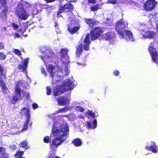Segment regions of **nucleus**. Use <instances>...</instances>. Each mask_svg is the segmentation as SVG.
Here are the masks:
<instances>
[{
  "label": "nucleus",
  "mask_w": 158,
  "mask_h": 158,
  "mask_svg": "<svg viewBox=\"0 0 158 158\" xmlns=\"http://www.w3.org/2000/svg\"><path fill=\"white\" fill-rule=\"evenodd\" d=\"M6 148H4V147H0V153H1L2 152H3V153H4L6 151ZM7 154L6 153H3L2 154V156H3V155H7Z\"/></svg>",
  "instance_id": "e433bc0d"
},
{
  "label": "nucleus",
  "mask_w": 158,
  "mask_h": 158,
  "mask_svg": "<svg viewBox=\"0 0 158 158\" xmlns=\"http://www.w3.org/2000/svg\"><path fill=\"white\" fill-rule=\"evenodd\" d=\"M41 70L42 73L44 74L45 77H46L47 76V74L44 68L43 67H41Z\"/></svg>",
  "instance_id": "ea45409f"
},
{
  "label": "nucleus",
  "mask_w": 158,
  "mask_h": 158,
  "mask_svg": "<svg viewBox=\"0 0 158 158\" xmlns=\"http://www.w3.org/2000/svg\"><path fill=\"white\" fill-rule=\"evenodd\" d=\"M5 71L3 67L0 65V78H5Z\"/></svg>",
  "instance_id": "bb28decb"
},
{
  "label": "nucleus",
  "mask_w": 158,
  "mask_h": 158,
  "mask_svg": "<svg viewBox=\"0 0 158 158\" xmlns=\"http://www.w3.org/2000/svg\"><path fill=\"white\" fill-rule=\"evenodd\" d=\"M103 37L106 40H113L115 38V35L114 32H111L105 34Z\"/></svg>",
  "instance_id": "aec40b11"
},
{
  "label": "nucleus",
  "mask_w": 158,
  "mask_h": 158,
  "mask_svg": "<svg viewBox=\"0 0 158 158\" xmlns=\"http://www.w3.org/2000/svg\"><path fill=\"white\" fill-rule=\"evenodd\" d=\"M43 53L44 54V56H40V57L41 59L43 60L45 64L46 63V61L47 62L51 61L55 55L54 53L52 51L49 50H47Z\"/></svg>",
  "instance_id": "1a4fd4ad"
},
{
  "label": "nucleus",
  "mask_w": 158,
  "mask_h": 158,
  "mask_svg": "<svg viewBox=\"0 0 158 158\" xmlns=\"http://www.w3.org/2000/svg\"><path fill=\"white\" fill-rule=\"evenodd\" d=\"M23 151H18L15 154L14 156L16 158L19 156H22L23 155Z\"/></svg>",
  "instance_id": "7c9ffc66"
},
{
  "label": "nucleus",
  "mask_w": 158,
  "mask_h": 158,
  "mask_svg": "<svg viewBox=\"0 0 158 158\" xmlns=\"http://www.w3.org/2000/svg\"><path fill=\"white\" fill-rule=\"evenodd\" d=\"M4 45L3 43H0V49H4Z\"/></svg>",
  "instance_id": "de8ad7c7"
},
{
  "label": "nucleus",
  "mask_w": 158,
  "mask_h": 158,
  "mask_svg": "<svg viewBox=\"0 0 158 158\" xmlns=\"http://www.w3.org/2000/svg\"><path fill=\"white\" fill-rule=\"evenodd\" d=\"M157 4V2L154 0H148L144 5V8L146 10H152L154 9Z\"/></svg>",
  "instance_id": "9b49d317"
},
{
  "label": "nucleus",
  "mask_w": 158,
  "mask_h": 158,
  "mask_svg": "<svg viewBox=\"0 0 158 158\" xmlns=\"http://www.w3.org/2000/svg\"><path fill=\"white\" fill-rule=\"evenodd\" d=\"M69 109H59L57 113L65 112L67 111Z\"/></svg>",
  "instance_id": "c03bdc74"
},
{
  "label": "nucleus",
  "mask_w": 158,
  "mask_h": 158,
  "mask_svg": "<svg viewBox=\"0 0 158 158\" xmlns=\"http://www.w3.org/2000/svg\"><path fill=\"white\" fill-rule=\"evenodd\" d=\"M53 156L52 154H51L48 158H53Z\"/></svg>",
  "instance_id": "5fc2aeb1"
},
{
  "label": "nucleus",
  "mask_w": 158,
  "mask_h": 158,
  "mask_svg": "<svg viewBox=\"0 0 158 158\" xmlns=\"http://www.w3.org/2000/svg\"><path fill=\"white\" fill-rule=\"evenodd\" d=\"M85 22L87 24L91 27H92L95 23V20L93 19H86Z\"/></svg>",
  "instance_id": "393cba45"
},
{
  "label": "nucleus",
  "mask_w": 158,
  "mask_h": 158,
  "mask_svg": "<svg viewBox=\"0 0 158 158\" xmlns=\"http://www.w3.org/2000/svg\"><path fill=\"white\" fill-rule=\"evenodd\" d=\"M140 34L142 35L143 38L152 39L154 37L155 33L152 31H148L145 29L140 30Z\"/></svg>",
  "instance_id": "f8f14e48"
},
{
  "label": "nucleus",
  "mask_w": 158,
  "mask_h": 158,
  "mask_svg": "<svg viewBox=\"0 0 158 158\" xmlns=\"http://www.w3.org/2000/svg\"><path fill=\"white\" fill-rule=\"evenodd\" d=\"M157 146L155 143L149 146H146L145 147L146 149L148 151H152L153 153H156L157 151Z\"/></svg>",
  "instance_id": "4be33fe9"
},
{
  "label": "nucleus",
  "mask_w": 158,
  "mask_h": 158,
  "mask_svg": "<svg viewBox=\"0 0 158 158\" xmlns=\"http://www.w3.org/2000/svg\"><path fill=\"white\" fill-rule=\"evenodd\" d=\"M13 28L15 30H16L17 31H19V26L17 24L15 23H13L12 24Z\"/></svg>",
  "instance_id": "4c0bfd02"
},
{
  "label": "nucleus",
  "mask_w": 158,
  "mask_h": 158,
  "mask_svg": "<svg viewBox=\"0 0 158 158\" xmlns=\"http://www.w3.org/2000/svg\"><path fill=\"white\" fill-rule=\"evenodd\" d=\"M83 46L82 45H80L77 49L76 55L77 57H79L81 55L83 51Z\"/></svg>",
  "instance_id": "cd10ccee"
},
{
  "label": "nucleus",
  "mask_w": 158,
  "mask_h": 158,
  "mask_svg": "<svg viewBox=\"0 0 158 158\" xmlns=\"http://www.w3.org/2000/svg\"><path fill=\"white\" fill-rule=\"evenodd\" d=\"M23 83V81H22L17 82L16 83V86L15 89V95L14 96L13 98V100L15 102L17 101L18 100L21 99L23 96L25 98H27L29 96V94L28 93L24 92L21 90V88L22 85Z\"/></svg>",
  "instance_id": "20e7f679"
},
{
  "label": "nucleus",
  "mask_w": 158,
  "mask_h": 158,
  "mask_svg": "<svg viewBox=\"0 0 158 158\" xmlns=\"http://www.w3.org/2000/svg\"><path fill=\"white\" fill-rule=\"evenodd\" d=\"M28 142L26 140H24L20 143L21 147L23 148H24L25 149H27L29 147L27 145Z\"/></svg>",
  "instance_id": "c85d7f7f"
},
{
  "label": "nucleus",
  "mask_w": 158,
  "mask_h": 158,
  "mask_svg": "<svg viewBox=\"0 0 158 158\" xmlns=\"http://www.w3.org/2000/svg\"><path fill=\"white\" fill-rule=\"evenodd\" d=\"M26 77H27V78L28 79H29V77L27 75V73H26Z\"/></svg>",
  "instance_id": "bf43d9fd"
},
{
  "label": "nucleus",
  "mask_w": 158,
  "mask_h": 158,
  "mask_svg": "<svg viewBox=\"0 0 158 158\" xmlns=\"http://www.w3.org/2000/svg\"><path fill=\"white\" fill-rule=\"evenodd\" d=\"M124 38H121V39H125L127 41L133 42L134 40L132 33L130 31L127 30L125 31L124 33Z\"/></svg>",
  "instance_id": "ddd939ff"
},
{
  "label": "nucleus",
  "mask_w": 158,
  "mask_h": 158,
  "mask_svg": "<svg viewBox=\"0 0 158 158\" xmlns=\"http://www.w3.org/2000/svg\"><path fill=\"white\" fill-rule=\"evenodd\" d=\"M47 94L48 95L51 94V90L50 88L48 86L46 87Z\"/></svg>",
  "instance_id": "79ce46f5"
},
{
  "label": "nucleus",
  "mask_w": 158,
  "mask_h": 158,
  "mask_svg": "<svg viewBox=\"0 0 158 158\" xmlns=\"http://www.w3.org/2000/svg\"><path fill=\"white\" fill-rule=\"evenodd\" d=\"M28 125V124L26 125L25 124V122L24 123V125H23L24 126V127H25L26 128H27V125Z\"/></svg>",
  "instance_id": "864d4df0"
},
{
  "label": "nucleus",
  "mask_w": 158,
  "mask_h": 158,
  "mask_svg": "<svg viewBox=\"0 0 158 158\" xmlns=\"http://www.w3.org/2000/svg\"><path fill=\"white\" fill-rule=\"evenodd\" d=\"M105 23L106 24L110 25L112 23V20L111 19H107Z\"/></svg>",
  "instance_id": "a19ab883"
},
{
  "label": "nucleus",
  "mask_w": 158,
  "mask_h": 158,
  "mask_svg": "<svg viewBox=\"0 0 158 158\" xmlns=\"http://www.w3.org/2000/svg\"><path fill=\"white\" fill-rule=\"evenodd\" d=\"M7 10H8V8L7 7H5V9L4 10L3 12H4L5 14H6V12H7Z\"/></svg>",
  "instance_id": "3c124183"
},
{
  "label": "nucleus",
  "mask_w": 158,
  "mask_h": 158,
  "mask_svg": "<svg viewBox=\"0 0 158 158\" xmlns=\"http://www.w3.org/2000/svg\"><path fill=\"white\" fill-rule=\"evenodd\" d=\"M155 15H153V17H155Z\"/></svg>",
  "instance_id": "69168bd1"
},
{
  "label": "nucleus",
  "mask_w": 158,
  "mask_h": 158,
  "mask_svg": "<svg viewBox=\"0 0 158 158\" xmlns=\"http://www.w3.org/2000/svg\"><path fill=\"white\" fill-rule=\"evenodd\" d=\"M81 116V118H84L83 116Z\"/></svg>",
  "instance_id": "680f3d73"
},
{
  "label": "nucleus",
  "mask_w": 158,
  "mask_h": 158,
  "mask_svg": "<svg viewBox=\"0 0 158 158\" xmlns=\"http://www.w3.org/2000/svg\"><path fill=\"white\" fill-rule=\"evenodd\" d=\"M86 116L89 117H94L95 116V114L92 111L88 110L85 113Z\"/></svg>",
  "instance_id": "c756f323"
},
{
  "label": "nucleus",
  "mask_w": 158,
  "mask_h": 158,
  "mask_svg": "<svg viewBox=\"0 0 158 158\" xmlns=\"http://www.w3.org/2000/svg\"><path fill=\"white\" fill-rule=\"evenodd\" d=\"M22 109H27V108H23Z\"/></svg>",
  "instance_id": "0e129e2a"
},
{
  "label": "nucleus",
  "mask_w": 158,
  "mask_h": 158,
  "mask_svg": "<svg viewBox=\"0 0 158 158\" xmlns=\"http://www.w3.org/2000/svg\"><path fill=\"white\" fill-rule=\"evenodd\" d=\"M43 141L45 143H50L51 141V140L50 139L49 136H45L44 137Z\"/></svg>",
  "instance_id": "72a5a7b5"
},
{
  "label": "nucleus",
  "mask_w": 158,
  "mask_h": 158,
  "mask_svg": "<svg viewBox=\"0 0 158 158\" xmlns=\"http://www.w3.org/2000/svg\"><path fill=\"white\" fill-rule=\"evenodd\" d=\"M98 4L95 5L94 6L91 7V10L93 11L97 10L100 8Z\"/></svg>",
  "instance_id": "c9c22d12"
},
{
  "label": "nucleus",
  "mask_w": 158,
  "mask_h": 158,
  "mask_svg": "<svg viewBox=\"0 0 158 158\" xmlns=\"http://www.w3.org/2000/svg\"><path fill=\"white\" fill-rule=\"evenodd\" d=\"M97 0H88V3L94 4L96 3Z\"/></svg>",
  "instance_id": "37998d69"
},
{
  "label": "nucleus",
  "mask_w": 158,
  "mask_h": 158,
  "mask_svg": "<svg viewBox=\"0 0 158 158\" xmlns=\"http://www.w3.org/2000/svg\"><path fill=\"white\" fill-rule=\"evenodd\" d=\"M70 14L71 15H72V12H70Z\"/></svg>",
  "instance_id": "e2e57ef3"
},
{
  "label": "nucleus",
  "mask_w": 158,
  "mask_h": 158,
  "mask_svg": "<svg viewBox=\"0 0 158 158\" xmlns=\"http://www.w3.org/2000/svg\"><path fill=\"white\" fill-rule=\"evenodd\" d=\"M73 7L72 4L70 3H68L65 4L60 9L58 12L59 15L60 13L62 12H68L73 9Z\"/></svg>",
  "instance_id": "2eb2a0df"
},
{
  "label": "nucleus",
  "mask_w": 158,
  "mask_h": 158,
  "mask_svg": "<svg viewBox=\"0 0 158 158\" xmlns=\"http://www.w3.org/2000/svg\"><path fill=\"white\" fill-rule=\"evenodd\" d=\"M23 8H24L27 11H30V12H32L34 14L33 11L36 10V8L35 7L34 5H32L30 4L29 3L26 2H23Z\"/></svg>",
  "instance_id": "4468645a"
},
{
  "label": "nucleus",
  "mask_w": 158,
  "mask_h": 158,
  "mask_svg": "<svg viewBox=\"0 0 158 158\" xmlns=\"http://www.w3.org/2000/svg\"><path fill=\"white\" fill-rule=\"evenodd\" d=\"M6 57L5 54H3L2 53H0V60H5Z\"/></svg>",
  "instance_id": "58836bf2"
},
{
  "label": "nucleus",
  "mask_w": 158,
  "mask_h": 158,
  "mask_svg": "<svg viewBox=\"0 0 158 158\" xmlns=\"http://www.w3.org/2000/svg\"><path fill=\"white\" fill-rule=\"evenodd\" d=\"M148 50L153 61L158 65V54L152 43L151 44Z\"/></svg>",
  "instance_id": "9d476101"
},
{
  "label": "nucleus",
  "mask_w": 158,
  "mask_h": 158,
  "mask_svg": "<svg viewBox=\"0 0 158 158\" xmlns=\"http://www.w3.org/2000/svg\"><path fill=\"white\" fill-rule=\"evenodd\" d=\"M118 2V4L124 3L126 4H129L134 6L136 5V3L131 0H119Z\"/></svg>",
  "instance_id": "5701e85b"
},
{
  "label": "nucleus",
  "mask_w": 158,
  "mask_h": 158,
  "mask_svg": "<svg viewBox=\"0 0 158 158\" xmlns=\"http://www.w3.org/2000/svg\"><path fill=\"white\" fill-rule=\"evenodd\" d=\"M76 82L73 79H67L65 80L62 85L56 86L54 89V95H59L66 91L72 90L76 85Z\"/></svg>",
  "instance_id": "7ed1b4c3"
},
{
  "label": "nucleus",
  "mask_w": 158,
  "mask_h": 158,
  "mask_svg": "<svg viewBox=\"0 0 158 158\" xmlns=\"http://www.w3.org/2000/svg\"><path fill=\"white\" fill-rule=\"evenodd\" d=\"M72 143L75 146L78 147L81 144L82 142L79 139L76 138L73 140Z\"/></svg>",
  "instance_id": "b1692460"
},
{
  "label": "nucleus",
  "mask_w": 158,
  "mask_h": 158,
  "mask_svg": "<svg viewBox=\"0 0 158 158\" xmlns=\"http://www.w3.org/2000/svg\"><path fill=\"white\" fill-rule=\"evenodd\" d=\"M12 103H14V102H12Z\"/></svg>",
  "instance_id": "338daca9"
},
{
  "label": "nucleus",
  "mask_w": 158,
  "mask_h": 158,
  "mask_svg": "<svg viewBox=\"0 0 158 158\" xmlns=\"http://www.w3.org/2000/svg\"><path fill=\"white\" fill-rule=\"evenodd\" d=\"M13 35H14V36L15 39L16 38H19L20 37V35L17 33H15V34H14Z\"/></svg>",
  "instance_id": "09e8293b"
},
{
  "label": "nucleus",
  "mask_w": 158,
  "mask_h": 158,
  "mask_svg": "<svg viewBox=\"0 0 158 158\" xmlns=\"http://www.w3.org/2000/svg\"><path fill=\"white\" fill-rule=\"evenodd\" d=\"M70 99L67 97H60L58 100V104L59 105L64 106L68 104Z\"/></svg>",
  "instance_id": "a211bd4d"
},
{
  "label": "nucleus",
  "mask_w": 158,
  "mask_h": 158,
  "mask_svg": "<svg viewBox=\"0 0 158 158\" xmlns=\"http://www.w3.org/2000/svg\"><path fill=\"white\" fill-rule=\"evenodd\" d=\"M0 2L2 6H4L6 0H0Z\"/></svg>",
  "instance_id": "8fccbe9b"
},
{
  "label": "nucleus",
  "mask_w": 158,
  "mask_h": 158,
  "mask_svg": "<svg viewBox=\"0 0 158 158\" xmlns=\"http://www.w3.org/2000/svg\"><path fill=\"white\" fill-rule=\"evenodd\" d=\"M32 106L33 109H36L39 107L35 103H33L32 105Z\"/></svg>",
  "instance_id": "a18cd8bd"
},
{
  "label": "nucleus",
  "mask_w": 158,
  "mask_h": 158,
  "mask_svg": "<svg viewBox=\"0 0 158 158\" xmlns=\"http://www.w3.org/2000/svg\"><path fill=\"white\" fill-rule=\"evenodd\" d=\"M0 85L3 92L4 93H6V91L7 90V88L6 86V85L5 82L2 80H0Z\"/></svg>",
  "instance_id": "a878e982"
},
{
  "label": "nucleus",
  "mask_w": 158,
  "mask_h": 158,
  "mask_svg": "<svg viewBox=\"0 0 158 158\" xmlns=\"http://www.w3.org/2000/svg\"><path fill=\"white\" fill-rule=\"evenodd\" d=\"M113 73L114 75L116 76H118L119 74V72L117 70H114L113 72Z\"/></svg>",
  "instance_id": "49530a36"
},
{
  "label": "nucleus",
  "mask_w": 158,
  "mask_h": 158,
  "mask_svg": "<svg viewBox=\"0 0 158 158\" xmlns=\"http://www.w3.org/2000/svg\"><path fill=\"white\" fill-rule=\"evenodd\" d=\"M72 107L73 108H75V109H83L82 107L78 105V104L76 102H74L72 104Z\"/></svg>",
  "instance_id": "473e14b6"
},
{
  "label": "nucleus",
  "mask_w": 158,
  "mask_h": 158,
  "mask_svg": "<svg viewBox=\"0 0 158 158\" xmlns=\"http://www.w3.org/2000/svg\"><path fill=\"white\" fill-rule=\"evenodd\" d=\"M21 113L23 114L26 117L25 123L26 125L28 124L30 119L29 109H21Z\"/></svg>",
  "instance_id": "6ab92c4d"
},
{
  "label": "nucleus",
  "mask_w": 158,
  "mask_h": 158,
  "mask_svg": "<svg viewBox=\"0 0 158 158\" xmlns=\"http://www.w3.org/2000/svg\"><path fill=\"white\" fill-rule=\"evenodd\" d=\"M90 35L88 34L86 35L84 41V48L85 51H88L89 48V46L90 44Z\"/></svg>",
  "instance_id": "dca6fc26"
},
{
  "label": "nucleus",
  "mask_w": 158,
  "mask_h": 158,
  "mask_svg": "<svg viewBox=\"0 0 158 158\" xmlns=\"http://www.w3.org/2000/svg\"><path fill=\"white\" fill-rule=\"evenodd\" d=\"M71 2H75L76 0H68Z\"/></svg>",
  "instance_id": "4d7b16f0"
},
{
  "label": "nucleus",
  "mask_w": 158,
  "mask_h": 158,
  "mask_svg": "<svg viewBox=\"0 0 158 158\" xmlns=\"http://www.w3.org/2000/svg\"><path fill=\"white\" fill-rule=\"evenodd\" d=\"M69 19V23L68 24V30L71 33H75L80 28V26L77 21L73 19L74 16L72 15Z\"/></svg>",
  "instance_id": "423d86ee"
},
{
  "label": "nucleus",
  "mask_w": 158,
  "mask_h": 158,
  "mask_svg": "<svg viewBox=\"0 0 158 158\" xmlns=\"http://www.w3.org/2000/svg\"><path fill=\"white\" fill-rule=\"evenodd\" d=\"M85 109H79L78 111H80V112H82L84 111Z\"/></svg>",
  "instance_id": "6e6d98bb"
},
{
  "label": "nucleus",
  "mask_w": 158,
  "mask_h": 158,
  "mask_svg": "<svg viewBox=\"0 0 158 158\" xmlns=\"http://www.w3.org/2000/svg\"><path fill=\"white\" fill-rule=\"evenodd\" d=\"M16 14L19 18L23 20H26L30 15V11H26L21 6H18L16 10Z\"/></svg>",
  "instance_id": "0eeeda50"
},
{
  "label": "nucleus",
  "mask_w": 158,
  "mask_h": 158,
  "mask_svg": "<svg viewBox=\"0 0 158 158\" xmlns=\"http://www.w3.org/2000/svg\"><path fill=\"white\" fill-rule=\"evenodd\" d=\"M52 133L54 136H58L54 138L50 144L51 149L55 151L57 148L66 139L68 135L69 127L65 125H62L60 129H57L55 125H53L52 128Z\"/></svg>",
  "instance_id": "f03ea898"
},
{
  "label": "nucleus",
  "mask_w": 158,
  "mask_h": 158,
  "mask_svg": "<svg viewBox=\"0 0 158 158\" xmlns=\"http://www.w3.org/2000/svg\"><path fill=\"white\" fill-rule=\"evenodd\" d=\"M128 23L122 20L118 21L116 25V30L119 35L120 38H124V33L125 31V27L127 26Z\"/></svg>",
  "instance_id": "39448f33"
},
{
  "label": "nucleus",
  "mask_w": 158,
  "mask_h": 158,
  "mask_svg": "<svg viewBox=\"0 0 158 158\" xmlns=\"http://www.w3.org/2000/svg\"><path fill=\"white\" fill-rule=\"evenodd\" d=\"M16 158H26L25 157H22V156H19V157H18Z\"/></svg>",
  "instance_id": "13d9d810"
},
{
  "label": "nucleus",
  "mask_w": 158,
  "mask_h": 158,
  "mask_svg": "<svg viewBox=\"0 0 158 158\" xmlns=\"http://www.w3.org/2000/svg\"><path fill=\"white\" fill-rule=\"evenodd\" d=\"M88 128L89 129H93L96 128L97 127V121L96 119L94 120L93 122V125L91 121L86 122Z\"/></svg>",
  "instance_id": "412c9836"
},
{
  "label": "nucleus",
  "mask_w": 158,
  "mask_h": 158,
  "mask_svg": "<svg viewBox=\"0 0 158 158\" xmlns=\"http://www.w3.org/2000/svg\"><path fill=\"white\" fill-rule=\"evenodd\" d=\"M68 49H61V59L63 64L60 67H56L52 64H49L47 67V70L49 73V76L52 78L53 82L56 84V82L58 83L62 79V76L66 75L69 73L68 64L69 62V58L67 52Z\"/></svg>",
  "instance_id": "f257e3e1"
},
{
  "label": "nucleus",
  "mask_w": 158,
  "mask_h": 158,
  "mask_svg": "<svg viewBox=\"0 0 158 158\" xmlns=\"http://www.w3.org/2000/svg\"><path fill=\"white\" fill-rule=\"evenodd\" d=\"M47 3L52 2L54 1L55 0H45Z\"/></svg>",
  "instance_id": "603ef678"
},
{
  "label": "nucleus",
  "mask_w": 158,
  "mask_h": 158,
  "mask_svg": "<svg viewBox=\"0 0 158 158\" xmlns=\"http://www.w3.org/2000/svg\"><path fill=\"white\" fill-rule=\"evenodd\" d=\"M157 30H158V23L157 24Z\"/></svg>",
  "instance_id": "052dcab7"
},
{
  "label": "nucleus",
  "mask_w": 158,
  "mask_h": 158,
  "mask_svg": "<svg viewBox=\"0 0 158 158\" xmlns=\"http://www.w3.org/2000/svg\"><path fill=\"white\" fill-rule=\"evenodd\" d=\"M13 51L16 55L18 56H20L21 55V53L19 49L13 48Z\"/></svg>",
  "instance_id": "f704fd0d"
},
{
  "label": "nucleus",
  "mask_w": 158,
  "mask_h": 158,
  "mask_svg": "<svg viewBox=\"0 0 158 158\" xmlns=\"http://www.w3.org/2000/svg\"><path fill=\"white\" fill-rule=\"evenodd\" d=\"M91 39L95 40L101 35L103 32V31L100 27H96L93 28L91 31Z\"/></svg>",
  "instance_id": "6e6552de"
},
{
  "label": "nucleus",
  "mask_w": 158,
  "mask_h": 158,
  "mask_svg": "<svg viewBox=\"0 0 158 158\" xmlns=\"http://www.w3.org/2000/svg\"><path fill=\"white\" fill-rule=\"evenodd\" d=\"M118 1L116 0H108L107 2V4H118Z\"/></svg>",
  "instance_id": "2f4dec72"
},
{
  "label": "nucleus",
  "mask_w": 158,
  "mask_h": 158,
  "mask_svg": "<svg viewBox=\"0 0 158 158\" xmlns=\"http://www.w3.org/2000/svg\"><path fill=\"white\" fill-rule=\"evenodd\" d=\"M29 60V58L25 59L24 61H22L21 64H19L18 68L21 71H25L27 67V64Z\"/></svg>",
  "instance_id": "f3484780"
}]
</instances>
